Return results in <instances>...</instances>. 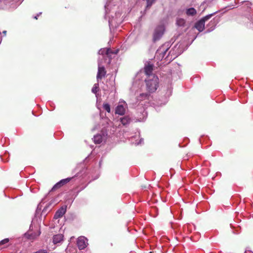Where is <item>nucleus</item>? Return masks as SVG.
Instances as JSON below:
<instances>
[{
	"label": "nucleus",
	"mask_w": 253,
	"mask_h": 253,
	"mask_svg": "<svg viewBox=\"0 0 253 253\" xmlns=\"http://www.w3.org/2000/svg\"><path fill=\"white\" fill-rule=\"evenodd\" d=\"M146 86V90L150 93L155 92L159 84V79L158 76L152 75L145 80Z\"/></svg>",
	"instance_id": "1"
},
{
	"label": "nucleus",
	"mask_w": 253,
	"mask_h": 253,
	"mask_svg": "<svg viewBox=\"0 0 253 253\" xmlns=\"http://www.w3.org/2000/svg\"><path fill=\"white\" fill-rule=\"evenodd\" d=\"M86 239L83 236L79 237L77 240V246L79 250H83L87 246Z\"/></svg>",
	"instance_id": "2"
},
{
	"label": "nucleus",
	"mask_w": 253,
	"mask_h": 253,
	"mask_svg": "<svg viewBox=\"0 0 253 253\" xmlns=\"http://www.w3.org/2000/svg\"><path fill=\"white\" fill-rule=\"evenodd\" d=\"M106 71L104 67H98V72L96 76L97 81L101 80L103 78L105 77Z\"/></svg>",
	"instance_id": "3"
},
{
	"label": "nucleus",
	"mask_w": 253,
	"mask_h": 253,
	"mask_svg": "<svg viewBox=\"0 0 253 253\" xmlns=\"http://www.w3.org/2000/svg\"><path fill=\"white\" fill-rule=\"evenodd\" d=\"M151 93L149 92L141 93L137 96V99L139 101H142L146 100H149L151 97Z\"/></svg>",
	"instance_id": "4"
},
{
	"label": "nucleus",
	"mask_w": 253,
	"mask_h": 253,
	"mask_svg": "<svg viewBox=\"0 0 253 253\" xmlns=\"http://www.w3.org/2000/svg\"><path fill=\"white\" fill-rule=\"evenodd\" d=\"M153 69L154 65L153 64L148 63L144 67V73L146 75L148 76V77H151V75L153 71Z\"/></svg>",
	"instance_id": "5"
},
{
	"label": "nucleus",
	"mask_w": 253,
	"mask_h": 253,
	"mask_svg": "<svg viewBox=\"0 0 253 253\" xmlns=\"http://www.w3.org/2000/svg\"><path fill=\"white\" fill-rule=\"evenodd\" d=\"M66 211V207H62L55 212L54 215V218L55 219H57L58 218L62 217L63 215L65 213Z\"/></svg>",
	"instance_id": "6"
},
{
	"label": "nucleus",
	"mask_w": 253,
	"mask_h": 253,
	"mask_svg": "<svg viewBox=\"0 0 253 253\" xmlns=\"http://www.w3.org/2000/svg\"><path fill=\"white\" fill-rule=\"evenodd\" d=\"M195 27L199 31L202 32L205 29V22L204 19H201L196 23Z\"/></svg>",
	"instance_id": "7"
},
{
	"label": "nucleus",
	"mask_w": 253,
	"mask_h": 253,
	"mask_svg": "<svg viewBox=\"0 0 253 253\" xmlns=\"http://www.w3.org/2000/svg\"><path fill=\"white\" fill-rule=\"evenodd\" d=\"M64 236L62 234H58L53 236V243L54 244L59 243L63 240Z\"/></svg>",
	"instance_id": "8"
},
{
	"label": "nucleus",
	"mask_w": 253,
	"mask_h": 253,
	"mask_svg": "<svg viewBox=\"0 0 253 253\" xmlns=\"http://www.w3.org/2000/svg\"><path fill=\"white\" fill-rule=\"evenodd\" d=\"M40 234V232L36 234L35 232H27L25 234V237L29 240H33L37 238Z\"/></svg>",
	"instance_id": "9"
},
{
	"label": "nucleus",
	"mask_w": 253,
	"mask_h": 253,
	"mask_svg": "<svg viewBox=\"0 0 253 253\" xmlns=\"http://www.w3.org/2000/svg\"><path fill=\"white\" fill-rule=\"evenodd\" d=\"M115 113L120 115H123L125 113V109L123 105H118L115 110Z\"/></svg>",
	"instance_id": "10"
},
{
	"label": "nucleus",
	"mask_w": 253,
	"mask_h": 253,
	"mask_svg": "<svg viewBox=\"0 0 253 253\" xmlns=\"http://www.w3.org/2000/svg\"><path fill=\"white\" fill-rule=\"evenodd\" d=\"M103 141V138L101 134H97L94 136L93 141L95 144H100Z\"/></svg>",
	"instance_id": "11"
},
{
	"label": "nucleus",
	"mask_w": 253,
	"mask_h": 253,
	"mask_svg": "<svg viewBox=\"0 0 253 253\" xmlns=\"http://www.w3.org/2000/svg\"><path fill=\"white\" fill-rule=\"evenodd\" d=\"M186 13L187 15L194 16L196 14L197 12L195 8L192 7L187 9L186 10Z\"/></svg>",
	"instance_id": "12"
},
{
	"label": "nucleus",
	"mask_w": 253,
	"mask_h": 253,
	"mask_svg": "<svg viewBox=\"0 0 253 253\" xmlns=\"http://www.w3.org/2000/svg\"><path fill=\"white\" fill-rule=\"evenodd\" d=\"M163 34V32L159 31L158 29H156L154 34V40H158Z\"/></svg>",
	"instance_id": "13"
},
{
	"label": "nucleus",
	"mask_w": 253,
	"mask_h": 253,
	"mask_svg": "<svg viewBox=\"0 0 253 253\" xmlns=\"http://www.w3.org/2000/svg\"><path fill=\"white\" fill-rule=\"evenodd\" d=\"M121 122L124 126H125L128 124L130 123V120L128 117L125 116L121 119Z\"/></svg>",
	"instance_id": "14"
},
{
	"label": "nucleus",
	"mask_w": 253,
	"mask_h": 253,
	"mask_svg": "<svg viewBox=\"0 0 253 253\" xmlns=\"http://www.w3.org/2000/svg\"><path fill=\"white\" fill-rule=\"evenodd\" d=\"M72 178V177H70L62 179L59 181V183L61 184V185H62V186H63L65 184L70 182Z\"/></svg>",
	"instance_id": "15"
},
{
	"label": "nucleus",
	"mask_w": 253,
	"mask_h": 253,
	"mask_svg": "<svg viewBox=\"0 0 253 253\" xmlns=\"http://www.w3.org/2000/svg\"><path fill=\"white\" fill-rule=\"evenodd\" d=\"M99 90V84H95L92 88V92L94 93H96Z\"/></svg>",
	"instance_id": "16"
},
{
	"label": "nucleus",
	"mask_w": 253,
	"mask_h": 253,
	"mask_svg": "<svg viewBox=\"0 0 253 253\" xmlns=\"http://www.w3.org/2000/svg\"><path fill=\"white\" fill-rule=\"evenodd\" d=\"M103 109L107 112L110 113L111 111L110 106L108 103H104L103 105Z\"/></svg>",
	"instance_id": "17"
},
{
	"label": "nucleus",
	"mask_w": 253,
	"mask_h": 253,
	"mask_svg": "<svg viewBox=\"0 0 253 253\" xmlns=\"http://www.w3.org/2000/svg\"><path fill=\"white\" fill-rule=\"evenodd\" d=\"M62 186V185H61V184L59 183V181L56 184H55L54 185V186L52 187V188L51 189V191H55V190L60 188Z\"/></svg>",
	"instance_id": "18"
},
{
	"label": "nucleus",
	"mask_w": 253,
	"mask_h": 253,
	"mask_svg": "<svg viewBox=\"0 0 253 253\" xmlns=\"http://www.w3.org/2000/svg\"><path fill=\"white\" fill-rule=\"evenodd\" d=\"M215 13V12L212 13V14H209V15H206V16L204 17L203 18H202L201 19H204V22L205 23V21H207L208 20H209L210 18H211V16L214 14Z\"/></svg>",
	"instance_id": "19"
},
{
	"label": "nucleus",
	"mask_w": 253,
	"mask_h": 253,
	"mask_svg": "<svg viewBox=\"0 0 253 253\" xmlns=\"http://www.w3.org/2000/svg\"><path fill=\"white\" fill-rule=\"evenodd\" d=\"M9 241V240L8 238H5L1 241H0V246L4 245L6 243H8Z\"/></svg>",
	"instance_id": "20"
},
{
	"label": "nucleus",
	"mask_w": 253,
	"mask_h": 253,
	"mask_svg": "<svg viewBox=\"0 0 253 253\" xmlns=\"http://www.w3.org/2000/svg\"><path fill=\"white\" fill-rule=\"evenodd\" d=\"M147 1V7H150L155 0H146Z\"/></svg>",
	"instance_id": "21"
},
{
	"label": "nucleus",
	"mask_w": 253,
	"mask_h": 253,
	"mask_svg": "<svg viewBox=\"0 0 253 253\" xmlns=\"http://www.w3.org/2000/svg\"><path fill=\"white\" fill-rule=\"evenodd\" d=\"M34 253H47V251L46 250H40Z\"/></svg>",
	"instance_id": "22"
},
{
	"label": "nucleus",
	"mask_w": 253,
	"mask_h": 253,
	"mask_svg": "<svg viewBox=\"0 0 253 253\" xmlns=\"http://www.w3.org/2000/svg\"><path fill=\"white\" fill-rule=\"evenodd\" d=\"M106 50V54L109 55L110 53H112L110 49H107Z\"/></svg>",
	"instance_id": "23"
},
{
	"label": "nucleus",
	"mask_w": 253,
	"mask_h": 253,
	"mask_svg": "<svg viewBox=\"0 0 253 253\" xmlns=\"http://www.w3.org/2000/svg\"><path fill=\"white\" fill-rule=\"evenodd\" d=\"M178 24H182L184 23V20L183 19H180L178 21Z\"/></svg>",
	"instance_id": "24"
},
{
	"label": "nucleus",
	"mask_w": 253,
	"mask_h": 253,
	"mask_svg": "<svg viewBox=\"0 0 253 253\" xmlns=\"http://www.w3.org/2000/svg\"><path fill=\"white\" fill-rule=\"evenodd\" d=\"M40 14H37L36 16H35L34 18L35 19L37 20L38 19V17L39 16Z\"/></svg>",
	"instance_id": "25"
},
{
	"label": "nucleus",
	"mask_w": 253,
	"mask_h": 253,
	"mask_svg": "<svg viewBox=\"0 0 253 253\" xmlns=\"http://www.w3.org/2000/svg\"><path fill=\"white\" fill-rule=\"evenodd\" d=\"M3 33L5 35L6 34V31H3Z\"/></svg>",
	"instance_id": "26"
},
{
	"label": "nucleus",
	"mask_w": 253,
	"mask_h": 253,
	"mask_svg": "<svg viewBox=\"0 0 253 253\" xmlns=\"http://www.w3.org/2000/svg\"><path fill=\"white\" fill-rule=\"evenodd\" d=\"M149 253H153L152 252H150Z\"/></svg>",
	"instance_id": "27"
}]
</instances>
